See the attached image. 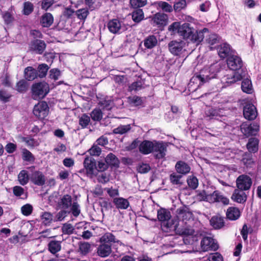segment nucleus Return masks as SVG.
I'll return each mask as SVG.
<instances>
[{"label":"nucleus","mask_w":261,"mask_h":261,"mask_svg":"<svg viewBox=\"0 0 261 261\" xmlns=\"http://www.w3.org/2000/svg\"><path fill=\"white\" fill-rule=\"evenodd\" d=\"M188 186L193 189H196L198 185L197 178L193 176H190L187 179Z\"/></svg>","instance_id":"nucleus-50"},{"label":"nucleus","mask_w":261,"mask_h":261,"mask_svg":"<svg viewBox=\"0 0 261 261\" xmlns=\"http://www.w3.org/2000/svg\"><path fill=\"white\" fill-rule=\"evenodd\" d=\"M100 241L103 243L109 244L111 242L119 243V241H116L114 236L112 233H107L105 234L100 239Z\"/></svg>","instance_id":"nucleus-39"},{"label":"nucleus","mask_w":261,"mask_h":261,"mask_svg":"<svg viewBox=\"0 0 261 261\" xmlns=\"http://www.w3.org/2000/svg\"><path fill=\"white\" fill-rule=\"evenodd\" d=\"M178 225V222L176 219H169L162 224V229L165 231H176Z\"/></svg>","instance_id":"nucleus-14"},{"label":"nucleus","mask_w":261,"mask_h":261,"mask_svg":"<svg viewBox=\"0 0 261 261\" xmlns=\"http://www.w3.org/2000/svg\"><path fill=\"white\" fill-rule=\"evenodd\" d=\"M211 225L215 229H220L224 225V219L219 216H213L210 220Z\"/></svg>","instance_id":"nucleus-25"},{"label":"nucleus","mask_w":261,"mask_h":261,"mask_svg":"<svg viewBox=\"0 0 261 261\" xmlns=\"http://www.w3.org/2000/svg\"><path fill=\"white\" fill-rule=\"evenodd\" d=\"M18 180L22 186L25 185L29 182V176L27 170H21L18 175Z\"/></svg>","instance_id":"nucleus-33"},{"label":"nucleus","mask_w":261,"mask_h":261,"mask_svg":"<svg viewBox=\"0 0 261 261\" xmlns=\"http://www.w3.org/2000/svg\"><path fill=\"white\" fill-rule=\"evenodd\" d=\"M186 43L182 40H173L168 44L170 53L175 56H179L186 51Z\"/></svg>","instance_id":"nucleus-6"},{"label":"nucleus","mask_w":261,"mask_h":261,"mask_svg":"<svg viewBox=\"0 0 261 261\" xmlns=\"http://www.w3.org/2000/svg\"><path fill=\"white\" fill-rule=\"evenodd\" d=\"M49 108L46 102L41 101L34 106L33 114L40 119H44L48 114Z\"/></svg>","instance_id":"nucleus-7"},{"label":"nucleus","mask_w":261,"mask_h":261,"mask_svg":"<svg viewBox=\"0 0 261 261\" xmlns=\"http://www.w3.org/2000/svg\"><path fill=\"white\" fill-rule=\"evenodd\" d=\"M259 130L257 123H253L249 125L243 124L241 126L242 132L246 136L255 135Z\"/></svg>","instance_id":"nucleus-11"},{"label":"nucleus","mask_w":261,"mask_h":261,"mask_svg":"<svg viewBox=\"0 0 261 261\" xmlns=\"http://www.w3.org/2000/svg\"><path fill=\"white\" fill-rule=\"evenodd\" d=\"M181 177V175H178L175 173H173L170 175V179L173 184L179 185L181 184V182L180 181V179Z\"/></svg>","instance_id":"nucleus-57"},{"label":"nucleus","mask_w":261,"mask_h":261,"mask_svg":"<svg viewBox=\"0 0 261 261\" xmlns=\"http://www.w3.org/2000/svg\"><path fill=\"white\" fill-rule=\"evenodd\" d=\"M30 48L40 54L42 53L45 48V43L41 40H36L32 41L30 45Z\"/></svg>","instance_id":"nucleus-21"},{"label":"nucleus","mask_w":261,"mask_h":261,"mask_svg":"<svg viewBox=\"0 0 261 261\" xmlns=\"http://www.w3.org/2000/svg\"><path fill=\"white\" fill-rule=\"evenodd\" d=\"M153 151L154 152L156 158H163L166 155V146L162 142H155V145Z\"/></svg>","instance_id":"nucleus-15"},{"label":"nucleus","mask_w":261,"mask_h":261,"mask_svg":"<svg viewBox=\"0 0 261 261\" xmlns=\"http://www.w3.org/2000/svg\"><path fill=\"white\" fill-rule=\"evenodd\" d=\"M113 203L117 209L126 210L129 206L128 200L123 197L114 198Z\"/></svg>","instance_id":"nucleus-20"},{"label":"nucleus","mask_w":261,"mask_h":261,"mask_svg":"<svg viewBox=\"0 0 261 261\" xmlns=\"http://www.w3.org/2000/svg\"><path fill=\"white\" fill-rule=\"evenodd\" d=\"M31 181L36 185L42 186L44 184L45 179L44 175L40 171H35L31 175Z\"/></svg>","instance_id":"nucleus-17"},{"label":"nucleus","mask_w":261,"mask_h":261,"mask_svg":"<svg viewBox=\"0 0 261 261\" xmlns=\"http://www.w3.org/2000/svg\"><path fill=\"white\" fill-rule=\"evenodd\" d=\"M178 219H182V221L190 220L192 217V214L191 212L186 210H178Z\"/></svg>","instance_id":"nucleus-37"},{"label":"nucleus","mask_w":261,"mask_h":261,"mask_svg":"<svg viewBox=\"0 0 261 261\" xmlns=\"http://www.w3.org/2000/svg\"><path fill=\"white\" fill-rule=\"evenodd\" d=\"M201 246L203 251L216 250L218 248L217 242L211 237H204L201 242Z\"/></svg>","instance_id":"nucleus-9"},{"label":"nucleus","mask_w":261,"mask_h":261,"mask_svg":"<svg viewBox=\"0 0 261 261\" xmlns=\"http://www.w3.org/2000/svg\"><path fill=\"white\" fill-rule=\"evenodd\" d=\"M154 145L155 142L145 140L140 144L139 150L144 154H148L153 151Z\"/></svg>","instance_id":"nucleus-13"},{"label":"nucleus","mask_w":261,"mask_h":261,"mask_svg":"<svg viewBox=\"0 0 261 261\" xmlns=\"http://www.w3.org/2000/svg\"><path fill=\"white\" fill-rule=\"evenodd\" d=\"M227 64L229 70L227 71V74L223 77L222 81L229 85L240 81L245 75V71L242 69L241 59L236 55H230Z\"/></svg>","instance_id":"nucleus-1"},{"label":"nucleus","mask_w":261,"mask_h":261,"mask_svg":"<svg viewBox=\"0 0 261 261\" xmlns=\"http://www.w3.org/2000/svg\"><path fill=\"white\" fill-rule=\"evenodd\" d=\"M128 100L130 103L136 106H140L142 103L141 98L137 96L129 97L128 98Z\"/></svg>","instance_id":"nucleus-61"},{"label":"nucleus","mask_w":261,"mask_h":261,"mask_svg":"<svg viewBox=\"0 0 261 261\" xmlns=\"http://www.w3.org/2000/svg\"><path fill=\"white\" fill-rule=\"evenodd\" d=\"M154 5L158 9H161L166 12H171L173 11L172 6L165 2H158L154 3Z\"/></svg>","instance_id":"nucleus-30"},{"label":"nucleus","mask_w":261,"mask_h":261,"mask_svg":"<svg viewBox=\"0 0 261 261\" xmlns=\"http://www.w3.org/2000/svg\"><path fill=\"white\" fill-rule=\"evenodd\" d=\"M130 4L134 8L142 7L146 5V0H130Z\"/></svg>","instance_id":"nucleus-53"},{"label":"nucleus","mask_w":261,"mask_h":261,"mask_svg":"<svg viewBox=\"0 0 261 261\" xmlns=\"http://www.w3.org/2000/svg\"><path fill=\"white\" fill-rule=\"evenodd\" d=\"M112 252L111 246L109 244L103 243L97 248V254L101 257L108 256Z\"/></svg>","instance_id":"nucleus-19"},{"label":"nucleus","mask_w":261,"mask_h":261,"mask_svg":"<svg viewBox=\"0 0 261 261\" xmlns=\"http://www.w3.org/2000/svg\"><path fill=\"white\" fill-rule=\"evenodd\" d=\"M28 88L27 82L24 80H21L18 82L16 85V90L19 92H24L27 91Z\"/></svg>","instance_id":"nucleus-48"},{"label":"nucleus","mask_w":261,"mask_h":261,"mask_svg":"<svg viewBox=\"0 0 261 261\" xmlns=\"http://www.w3.org/2000/svg\"><path fill=\"white\" fill-rule=\"evenodd\" d=\"M157 43L156 37L153 35L149 36L144 40V46L147 48H152L154 47Z\"/></svg>","instance_id":"nucleus-34"},{"label":"nucleus","mask_w":261,"mask_h":261,"mask_svg":"<svg viewBox=\"0 0 261 261\" xmlns=\"http://www.w3.org/2000/svg\"><path fill=\"white\" fill-rule=\"evenodd\" d=\"M110 197L113 198H118L117 196L119 195V190L118 189H114L112 187L107 188L105 189Z\"/></svg>","instance_id":"nucleus-51"},{"label":"nucleus","mask_w":261,"mask_h":261,"mask_svg":"<svg viewBox=\"0 0 261 261\" xmlns=\"http://www.w3.org/2000/svg\"><path fill=\"white\" fill-rule=\"evenodd\" d=\"M175 168L178 173L182 174L189 173L191 169L190 166L187 164L182 161L177 162L175 165Z\"/></svg>","instance_id":"nucleus-27"},{"label":"nucleus","mask_w":261,"mask_h":261,"mask_svg":"<svg viewBox=\"0 0 261 261\" xmlns=\"http://www.w3.org/2000/svg\"><path fill=\"white\" fill-rule=\"evenodd\" d=\"M54 21V18L50 13H46L41 18V23L43 27H49Z\"/></svg>","instance_id":"nucleus-29"},{"label":"nucleus","mask_w":261,"mask_h":261,"mask_svg":"<svg viewBox=\"0 0 261 261\" xmlns=\"http://www.w3.org/2000/svg\"><path fill=\"white\" fill-rule=\"evenodd\" d=\"M252 179L250 176L242 174L240 175L236 180V185L240 190L246 191L249 190L252 185Z\"/></svg>","instance_id":"nucleus-8"},{"label":"nucleus","mask_w":261,"mask_h":261,"mask_svg":"<svg viewBox=\"0 0 261 261\" xmlns=\"http://www.w3.org/2000/svg\"><path fill=\"white\" fill-rule=\"evenodd\" d=\"M226 217L230 220H237L241 215L240 210L236 207H229L226 211Z\"/></svg>","instance_id":"nucleus-22"},{"label":"nucleus","mask_w":261,"mask_h":261,"mask_svg":"<svg viewBox=\"0 0 261 261\" xmlns=\"http://www.w3.org/2000/svg\"><path fill=\"white\" fill-rule=\"evenodd\" d=\"M91 117L92 120L94 121H99L102 117V114L101 110L99 109H94L91 112Z\"/></svg>","instance_id":"nucleus-52"},{"label":"nucleus","mask_w":261,"mask_h":261,"mask_svg":"<svg viewBox=\"0 0 261 261\" xmlns=\"http://www.w3.org/2000/svg\"><path fill=\"white\" fill-rule=\"evenodd\" d=\"M130 125L129 124L120 125L118 127L113 130L115 134H123L130 129Z\"/></svg>","instance_id":"nucleus-47"},{"label":"nucleus","mask_w":261,"mask_h":261,"mask_svg":"<svg viewBox=\"0 0 261 261\" xmlns=\"http://www.w3.org/2000/svg\"><path fill=\"white\" fill-rule=\"evenodd\" d=\"M137 169L139 172L145 173L150 170V167L148 164L142 163L138 166Z\"/></svg>","instance_id":"nucleus-63"},{"label":"nucleus","mask_w":261,"mask_h":261,"mask_svg":"<svg viewBox=\"0 0 261 261\" xmlns=\"http://www.w3.org/2000/svg\"><path fill=\"white\" fill-rule=\"evenodd\" d=\"M186 0H180L176 3L174 5V9L176 11H179L186 7Z\"/></svg>","instance_id":"nucleus-64"},{"label":"nucleus","mask_w":261,"mask_h":261,"mask_svg":"<svg viewBox=\"0 0 261 261\" xmlns=\"http://www.w3.org/2000/svg\"><path fill=\"white\" fill-rule=\"evenodd\" d=\"M21 211L23 215L29 216L33 211V206L30 204H26L21 207Z\"/></svg>","instance_id":"nucleus-55"},{"label":"nucleus","mask_w":261,"mask_h":261,"mask_svg":"<svg viewBox=\"0 0 261 261\" xmlns=\"http://www.w3.org/2000/svg\"><path fill=\"white\" fill-rule=\"evenodd\" d=\"M84 164L87 173L91 174H94L95 167V162H94L91 159L87 158L85 159Z\"/></svg>","instance_id":"nucleus-31"},{"label":"nucleus","mask_w":261,"mask_h":261,"mask_svg":"<svg viewBox=\"0 0 261 261\" xmlns=\"http://www.w3.org/2000/svg\"><path fill=\"white\" fill-rule=\"evenodd\" d=\"M91 246L88 243H83L80 245V250L82 253L86 254L90 251Z\"/></svg>","instance_id":"nucleus-60"},{"label":"nucleus","mask_w":261,"mask_h":261,"mask_svg":"<svg viewBox=\"0 0 261 261\" xmlns=\"http://www.w3.org/2000/svg\"><path fill=\"white\" fill-rule=\"evenodd\" d=\"M208 33V30L204 28L196 30L189 23H184L179 30V36L181 37L188 43H192L198 45L203 41L204 34Z\"/></svg>","instance_id":"nucleus-2"},{"label":"nucleus","mask_w":261,"mask_h":261,"mask_svg":"<svg viewBox=\"0 0 261 261\" xmlns=\"http://www.w3.org/2000/svg\"><path fill=\"white\" fill-rule=\"evenodd\" d=\"M242 89L243 92L250 93L252 92V85L251 81L248 79L243 80L242 83Z\"/></svg>","instance_id":"nucleus-41"},{"label":"nucleus","mask_w":261,"mask_h":261,"mask_svg":"<svg viewBox=\"0 0 261 261\" xmlns=\"http://www.w3.org/2000/svg\"><path fill=\"white\" fill-rule=\"evenodd\" d=\"M109 30L112 33H118L125 30V27L121 22L117 19L110 20L108 24Z\"/></svg>","instance_id":"nucleus-10"},{"label":"nucleus","mask_w":261,"mask_h":261,"mask_svg":"<svg viewBox=\"0 0 261 261\" xmlns=\"http://www.w3.org/2000/svg\"><path fill=\"white\" fill-rule=\"evenodd\" d=\"M217 49L218 55L221 58H226L233 52L230 45L226 43L220 44Z\"/></svg>","instance_id":"nucleus-16"},{"label":"nucleus","mask_w":261,"mask_h":261,"mask_svg":"<svg viewBox=\"0 0 261 261\" xmlns=\"http://www.w3.org/2000/svg\"><path fill=\"white\" fill-rule=\"evenodd\" d=\"M168 17L167 15L161 13H156L154 15L152 20L153 23L158 25H165L167 23Z\"/></svg>","instance_id":"nucleus-24"},{"label":"nucleus","mask_w":261,"mask_h":261,"mask_svg":"<svg viewBox=\"0 0 261 261\" xmlns=\"http://www.w3.org/2000/svg\"><path fill=\"white\" fill-rule=\"evenodd\" d=\"M105 161L108 165L116 166L119 161L116 156L112 153H109L106 158Z\"/></svg>","instance_id":"nucleus-36"},{"label":"nucleus","mask_w":261,"mask_h":261,"mask_svg":"<svg viewBox=\"0 0 261 261\" xmlns=\"http://www.w3.org/2000/svg\"><path fill=\"white\" fill-rule=\"evenodd\" d=\"M90 121V117L86 115H83L80 118V124L83 127L87 126Z\"/></svg>","instance_id":"nucleus-59"},{"label":"nucleus","mask_w":261,"mask_h":261,"mask_svg":"<svg viewBox=\"0 0 261 261\" xmlns=\"http://www.w3.org/2000/svg\"><path fill=\"white\" fill-rule=\"evenodd\" d=\"M258 141L257 139L251 138L247 145V148L250 152H256L258 150Z\"/></svg>","instance_id":"nucleus-35"},{"label":"nucleus","mask_w":261,"mask_h":261,"mask_svg":"<svg viewBox=\"0 0 261 261\" xmlns=\"http://www.w3.org/2000/svg\"><path fill=\"white\" fill-rule=\"evenodd\" d=\"M48 68L49 67L46 64H42L40 65L38 67L39 76L40 77L45 76Z\"/></svg>","instance_id":"nucleus-54"},{"label":"nucleus","mask_w":261,"mask_h":261,"mask_svg":"<svg viewBox=\"0 0 261 261\" xmlns=\"http://www.w3.org/2000/svg\"><path fill=\"white\" fill-rule=\"evenodd\" d=\"M196 198L199 201H205L210 203L219 202L225 205L229 203V199L218 191L210 193L205 191L199 192L196 195Z\"/></svg>","instance_id":"nucleus-4"},{"label":"nucleus","mask_w":261,"mask_h":261,"mask_svg":"<svg viewBox=\"0 0 261 261\" xmlns=\"http://www.w3.org/2000/svg\"><path fill=\"white\" fill-rule=\"evenodd\" d=\"M41 220L45 225H49L53 220V217L50 213L44 212L41 215Z\"/></svg>","instance_id":"nucleus-46"},{"label":"nucleus","mask_w":261,"mask_h":261,"mask_svg":"<svg viewBox=\"0 0 261 261\" xmlns=\"http://www.w3.org/2000/svg\"><path fill=\"white\" fill-rule=\"evenodd\" d=\"M171 214L169 211L165 208H161L158 211V218L159 221L163 222L170 219Z\"/></svg>","instance_id":"nucleus-28"},{"label":"nucleus","mask_w":261,"mask_h":261,"mask_svg":"<svg viewBox=\"0 0 261 261\" xmlns=\"http://www.w3.org/2000/svg\"><path fill=\"white\" fill-rule=\"evenodd\" d=\"M206 260L208 261H223V257L220 254L216 252L210 254Z\"/></svg>","instance_id":"nucleus-58"},{"label":"nucleus","mask_w":261,"mask_h":261,"mask_svg":"<svg viewBox=\"0 0 261 261\" xmlns=\"http://www.w3.org/2000/svg\"><path fill=\"white\" fill-rule=\"evenodd\" d=\"M49 251L55 254L61 249L60 243L58 241H52L48 244Z\"/></svg>","instance_id":"nucleus-40"},{"label":"nucleus","mask_w":261,"mask_h":261,"mask_svg":"<svg viewBox=\"0 0 261 261\" xmlns=\"http://www.w3.org/2000/svg\"><path fill=\"white\" fill-rule=\"evenodd\" d=\"M110 174L106 172H100L97 175V178L99 182L106 184L110 180Z\"/></svg>","instance_id":"nucleus-44"},{"label":"nucleus","mask_w":261,"mask_h":261,"mask_svg":"<svg viewBox=\"0 0 261 261\" xmlns=\"http://www.w3.org/2000/svg\"><path fill=\"white\" fill-rule=\"evenodd\" d=\"M34 10V5L30 2H25L23 4L22 12L24 15H30Z\"/></svg>","instance_id":"nucleus-38"},{"label":"nucleus","mask_w":261,"mask_h":261,"mask_svg":"<svg viewBox=\"0 0 261 261\" xmlns=\"http://www.w3.org/2000/svg\"><path fill=\"white\" fill-rule=\"evenodd\" d=\"M10 11H7L3 14V18L6 24L11 23L14 19L13 17V13L12 12V7H11Z\"/></svg>","instance_id":"nucleus-45"},{"label":"nucleus","mask_w":261,"mask_h":261,"mask_svg":"<svg viewBox=\"0 0 261 261\" xmlns=\"http://www.w3.org/2000/svg\"><path fill=\"white\" fill-rule=\"evenodd\" d=\"M89 14V11L86 8L79 9L76 11V15L81 20H85Z\"/></svg>","instance_id":"nucleus-49"},{"label":"nucleus","mask_w":261,"mask_h":261,"mask_svg":"<svg viewBox=\"0 0 261 261\" xmlns=\"http://www.w3.org/2000/svg\"><path fill=\"white\" fill-rule=\"evenodd\" d=\"M243 114L247 119H254L257 115L256 108L252 104L246 105L244 108Z\"/></svg>","instance_id":"nucleus-12"},{"label":"nucleus","mask_w":261,"mask_h":261,"mask_svg":"<svg viewBox=\"0 0 261 261\" xmlns=\"http://www.w3.org/2000/svg\"><path fill=\"white\" fill-rule=\"evenodd\" d=\"M144 18V13L141 9H138L135 11L132 14L133 20L136 22L141 21Z\"/></svg>","instance_id":"nucleus-43"},{"label":"nucleus","mask_w":261,"mask_h":261,"mask_svg":"<svg viewBox=\"0 0 261 261\" xmlns=\"http://www.w3.org/2000/svg\"><path fill=\"white\" fill-rule=\"evenodd\" d=\"M181 25L179 22H174L168 27V31L171 35H174L176 33L179 35V30L180 29Z\"/></svg>","instance_id":"nucleus-42"},{"label":"nucleus","mask_w":261,"mask_h":261,"mask_svg":"<svg viewBox=\"0 0 261 261\" xmlns=\"http://www.w3.org/2000/svg\"><path fill=\"white\" fill-rule=\"evenodd\" d=\"M220 39V37L217 34L211 33L206 36L205 42L212 49L213 48L212 46L218 43Z\"/></svg>","instance_id":"nucleus-26"},{"label":"nucleus","mask_w":261,"mask_h":261,"mask_svg":"<svg viewBox=\"0 0 261 261\" xmlns=\"http://www.w3.org/2000/svg\"><path fill=\"white\" fill-rule=\"evenodd\" d=\"M231 199L237 202L243 203L246 200V195L243 191L236 189L231 196Z\"/></svg>","instance_id":"nucleus-23"},{"label":"nucleus","mask_w":261,"mask_h":261,"mask_svg":"<svg viewBox=\"0 0 261 261\" xmlns=\"http://www.w3.org/2000/svg\"><path fill=\"white\" fill-rule=\"evenodd\" d=\"M65 197L63 196L59 201L57 205V208L58 210L61 209V211L59 212L55 218L56 221H62L65 217Z\"/></svg>","instance_id":"nucleus-18"},{"label":"nucleus","mask_w":261,"mask_h":261,"mask_svg":"<svg viewBox=\"0 0 261 261\" xmlns=\"http://www.w3.org/2000/svg\"><path fill=\"white\" fill-rule=\"evenodd\" d=\"M22 158L24 160L27 161L31 162L34 160L32 153L26 149L22 151Z\"/></svg>","instance_id":"nucleus-56"},{"label":"nucleus","mask_w":261,"mask_h":261,"mask_svg":"<svg viewBox=\"0 0 261 261\" xmlns=\"http://www.w3.org/2000/svg\"><path fill=\"white\" fill-rule=\"evenodd\" d=\"M37 76L36 70L32 67H28L24 70L25 78L28 81L34 80Z\"/></svg>","instance_id":"nucleus-32"},{"label":"nucleus","mask_w":261,"mask_h":261,"mask_svg":"<svg viewBox=\"0 0 261 261\" xmlns=\"http://www.w3.org/2000/svg\"><path fill=\"white\" fill-rule=\"evenodd\" d=\"M220 65L218 63H215L208 67H205L200 70L199 74L194 75L191 79L189 85L196 84L197 87L208 82L210 80L216 77L217 73L219 71Z\"/></svg>","instance_id":"nucleus-3"},{"label":"nucleus","mask_w":261,"mask_h":261,"mask_svg":"<svg viewBox=\"0 0 261 261\" xmlns=\"http://www.w3.org/2000/svg\"><path fill=\"white\" fill-rule=\"evenodd\" d=\"M100 104L102 108L106 110H111L113 106V102L111 100L100 101Z\"/></svg>","instance_id":"nucleus-62"},{"label":"nucleus","mask_w":261,"mask_h":261,"mask_svg":"<svg viewBox=\"0 0 261 261\" xmlns=\"http://www.w3.org/2000/svg\"><path fill=\"white\" fill-rule=\"evenodd\" d=\"M49 91V86L46 83H36L33 84L32 87V97L36 100L43 98Z\"/></svg>","instance_id":"nucleus-5"}]
</instances>
